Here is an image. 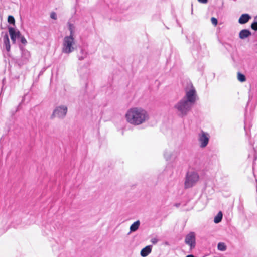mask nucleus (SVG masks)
<instances>
[{
  "label": "nucleus",
  "instance_id": "26",
  "mask_svg": "<svg viewBox=\"0 0 257 257\" xmlns=\"http://www.w3.org/2000/svg\"><path fill=\"white\" fill-rule=\"evenodd\" d=\"M158 241V239L156 238H152L151 240V242L154 244H156Z\"/></svg>",
  "mask_w": 257,
  "mask_h": 257
},
{
  "label": "nucleus",
  "instance_id": "9",
  "mask_svg": "<svg viewBox=\"0 0 257 257\" xmlns=\"http://www.w3.org/2000/svg\"><path fill=\"white\" fill-rule=\"evenodd\" d=\"M198 181V178H186L185 187L190 188L194 185Z\"/></svg>",
  "mask_w": 257,
  "mask_h": 257
},
{
  "label": "nucleus",
  "instance_id": "8",
  "mask_svg": "<svg viewBox=\"0 0 257 257\" xmlns=\"http://www.w3.org/2000/svg\"><path fill=\"white\" fill-rule=\"evenodd\" d=\"M9 33L13 43H15L16 40L21 36L20 31L13 27L9 28Z\"/></svg>",
  "mask_w": 257,
  "mask_h": 257
},
{
  "label": "nucleus",
  "instance_id": "23",
  "mask_svg": "<svg viewBox=\"0 0 257 257\" xmlns=\"http://www.w3.org/2000/svg\"><path fill=\"white\" fill-rule=\"evenodd\" d=\"M211 21L212 24L213 25H214V26H216L217 25V23H218V21H217V19H216L214 17H212L211 19Z\"/></svg>",
  "mask_w": 257,
  "mask_h": 257
},
{
  "label": "nucleus",
  "instance_id": "28",
  "mask_svg": "<svg viewBox=\"0 0 257 257\" xmlns=\"http://www.w3.org/2000/svg\"><path fill=\"white\" fill-rule=\"evenodd\" d=\"M198 1L203 4H205L207 2V0H198Z\"/></svg>",
  "mask_w": 257,
  "mask_h": 257
},
{
  "label": "nucleus",
  "instance_id": "19",
  "mask_svg": "<svg viewBox=\"0 0 257 257\" xmlns=\"http://www.w3.org/2000/svg\"><path fill=\"white\" fill-rule=\"evenodd\" d=\"M218 249L220 251H225L226 249V246L224 243H219L217 245Z\"/></svg>",
  "mask_w": 257,
  "mask_h": 257
},
{
  "label": "nucleus",
  "instance_id": "6",
  "mask_svg": "<svg viewBox=\"0 0 257 257\" xmlns=\"http://www.w3.org/2000/svg\"><path fill=\"white\" fill-rule=\"evenodd\" d=\"M210 135L208 133L201 131L198 134V141L201 148H205L209 143Z\"/></svg>",
  "mask_w": 257,
  "mask_h": 257
},
{
  "label": "nucleus",
  "instance_id": "24",
  "mask_svg": "<svg viewBox=\"0 0 257 257\" xmlns=\"http://www.w3.org/2000/svg\"><path fill=\"white\" fill-rule=\"evenodd\" d=\"M251 28L255 30V31H256L257 30V22H253L252 24H251Z\"/></svg>",
  "mask_w": 257,
  "mask_h": 257
},
{
  "label": "nucleus",
  "instance_id": "12",
  "mask_svg": "<svg viewBox=\"0 0 257 257\" xmlns=\"http://www.w3.org/2000/svg\"><path fill=\"white\" fill-rule=\"evenodd\" d=\"M251 35V32L247 29H243L240 31L239 34V38L244 39Z\"/></svg>",
  "mask_w": 257,
  "mask_h": 257
},
{
  "label": "nucleus",
  "instance_id": "21",
  "mask_svg": "<svg viewBox=\"0 0 257 257\" xmlns=\"http://www.w3.org/2000/svg\"><path fill=\"white\" fill-rule=\"evenodd\" d=\"M8 21L10 24H14L15 22L14 18L12 16H9L8 18Z\"/></svg>",
  "mask_w": 257,
  "mask_h": 257
},
{
  "label": "nucleus",
  "instance_id": "5",
  "mask_svg": "<svg viewBox=\"0 0 257 257\" xmlns=\"http://www.w3.org/2000/svg\"><path fill=\"white\" fill-rule=\"evenodd\" d=\"M67 111L68 108L67 106L65 105L57 106L54 109L51 117L63 119L66 116Z\"/></svg>",
  "mask_w": 257,
  "mask_h": 257
},
{
  "label": "nucleus",
  "instance_id": "7",
  "mask_svg": "<svg viewBox=\"0 0 257 257\" xmlns=\"http://www.w3.org/2000/svg\"><path fill=\"white\" fill-rule=\"evenodd\" d=\"M185 243L189 246L191 249L195 248L196 245L195 234L193 232L188 233L185 237Z\"/></svg>",
  "mask_w": 257,
  "mask_h": 257
},
{
  "label": "nucleus",
  "instance_id": "17",
  "mask_svg": "<svg viewBox=\"0 0 257 257\" xmlns=\"http://www.w3.org/2000/svg\"><path fill=\"white\" fill-rule=\"evenodd\" d=\"M172 157V153L169 150H165L164 152V157L166 160H170Z\"/></svg>",
  "mask_w": 257,
  "mask_h": 257
},
{
  "label": "nucleus",
  "instance_id": "2",
  "mask_svg": "<svg viewBox=\"0 0 257 257\" xmlns=\"http://www.w3.org/2000/svg\"><path fill=\"white\" fill-rule=\"evenodd\" d=\"M193 104L187 101V100L182 98L174 105V108L181 117L186 116L191 110Z\"/></svg>",
  "mask_w": 257,
  "mask_h": 257
},
{
  "label": "nucleus",
  "instance_id": "15",
  "mask_svg": "<svg viewBox=\"0 0 257 257\" xmlns=\"http://www.w3.org/2000/svg\"><path fill=\"white\" fill-rule=\"evenodd\" d=\"M140 225V222L139 220H137L134 222L130 226V232H135L138 230Z\"/></svg>",
  "mask_w": 257,
  "mask_h": 257
},
{
  "label": "nucleus",
  "instance_id": "29",
  "mask_svg": "<svg viewBox=\"0 0 257 257\" xmlns=\"http://www.w3.org/2000/svg\"><path fill=\"white\" fill-rule=\"evenodd\" d=\"M165 244H166V245H168V242H165Z\"/></svg>",
  "mask_w": 257,
  "mask_h": 257
},
{
  "label": "nucleus",
  "instance_id": "22",
  "mask_svg": "<svg viewBox=\"0 0 257 257\" xmlns=\"http://www.w3.org/2000/svg\"><path fill=\"white\" fill-rule=\"evenodd\" d=\"M23 56H25L27 59H28L30 57V54L28 51H24L23 52Z\"/></svg>",
  "mask_w": 257,
  "mask_h": 257
},
{
  "label": "nucleus",
  "instance_id": "13",
  "mask_svg": "<svg viewBox=\"0 0 257 257\" xmlns=\"http://www.w3.org/2000/svg\"><path fill=\"white\" fill-rule=\"evenodd\" d=\"M68 30L69 31V34L66 36L75 38V32H76L75 27L73 24H69L68 25Z\"/></svg>",
  "mask_w": 257,
  "mask_h": 257
},
{
  "label": "nucleus",
  "instance_id": "3",
  "mask_svg": "<svg viewBox=\"0 0 257 257\" xmlns=\"http://www.w3.org/2000/svg\"><path fill=\"white\" fill-rule=\"evenodd\" d=\"M76 48V44L75 38L65 36L62 44V53L69 54L74 52Z\"/></svg>",
  "mask_w": 257,
  "mask_h": 257
},
{
  "label": "nucleus",
  "instance_id": "4",
  "mask_svg": "<svg viewBox=\"0 0 257 257\" xmlns=\"http://www.w3.org/2000/svg\"><path fill=\"white\" fill-rule=\"evenodd\" d=\"M187 101L194 104L197 100V96L196 90L192 84H189L185 89V95L183 98Z\"/></svg>",
  "mask_w": 257,
  "mask_h": 257
},
{
  "label": "nucleus",
  "instance_id": "25",
  "mask_svg": "<svg viewBox=\"0 0 257 257\" xmlns=\"http://www.w3.org/2000/svg\"><path fill=\"white\" fill-rule=\"evenodd\" d=\"M50 17L52 19L56 20L57 19V15L55 13H52L51 14Z\"/></svg>",
  "mask_w": 257,
  "mask_h": 257
},
{
  "label": "nucleus",
  "instance_id": "11",
  "mask_svg": "<svg viewBox=\"0 0 257 257\" xmlns=\"http://www.w3.org/2000/svg\"><path fill=\"white\" fill-rule=\"evenodd\" d=\"M250 19L251 17L248 14H243L239 18L238 22L241 24H244L246 23Z\"/></svg>",
  "mask_w": 257,
  "mask_h": 257
},
{
  "label": "nucleus",
  "instance_id": "14",
  "mask_svg": "<svg viewBox=\"0 0 257 257\" xmlns=\"http://www.w3.org/2000/svg\"><path fill=\"white\" fill-rule=\"evenodd\" d=\"M4 44L6 50L9 52L10 50L11 46L8 34H6L3 38Z\"/></svg>",
  "mask_w": 257,
  "mask_h": 257
},
{
  "label": "nucleus",
  "instance_id": "10",
  "mask_svg": "<svg viewBox=\"0 0 257 257\" xmlns=\"http://www.w3.org/2000/svg\"><path fill=\"white\" fill-rule=\"evenodd\" d=\"M151 251L152 246L148 245L141 250L140 254L142 257H146L151 252Z\"/></svg>",
  "mask_w": 257,
  "mask_h": 257
},
{
  "label": "nucleus",
  "instance_id": "18",
  "mask_svg": "<svg viewBox=\"0 0 257 257\" xmlns=\"http://www.w3.org/2000/svg\"><path fill=\"white\" fill-rule=\"evenodd\" d=\"M237 80L241 82H244L246 81V78L244 75L240 72L237 73Z\"/></svg>",
  "mask_w": 257,
  "mask_h": 257
},
{
  "label": "nucleus",
  "instance_id": "16",
  "mask_svg": "<svg viewBox=\"0 0 257 257\" xmlns=\"http://www.w3.org/2000/svg\"><path fill=\"white\" fill-rule=\"evenodd\" d=\"M223 214L221 211H219L216 216H215L214 219V222L215 223H218L220 222L222 219Z\"/></svg>",
  "mask_w": 257,
  "mask_h": 257
},
{
  "label": "nucleus",
  "instance_id": "27",
  "mask_svg": "<svg viewBox=\"0 0 257 257\" xmlns=\"http://www.w3.org/2000/svg\"><path fill=\"white\" fill-rule=\"evenodd\" d=\"M21 41L23 44H25L27 43V40L24 37H21Z\"/></svg>",
  "mask_w": 257,
  "mask_h": 257
},
{
  "label": "nucleus",
  "instance_id": "1",
  "mask_svg": "<svg viewBox=\"0 0 257 257\" xmlns=\"http://www.w3.org/2000/svg\"><path fill=\"white\" fill-rule=\"evenodd\" d=\"M124 117L128 124L134 126L142 125L150 120L149 112L140 106H134L128 109Z\"/></svg>",
  "mask_w": 257,
  "mask_h": 257
},
{
  "label": "nucleus",
  "instance_id": "20",
  "mask_svg": "<svg viewBox=\"0 0 257 257\" xmlns=\"http://www.w3.org/2000/svg\"><path fill=\"white\" fill-rule=\"evenodd\" d=\"M81 55H79L78 56V59L79 60H84L85 58H86L87 57V53L85 52L83 50H81Z\"/></svg>",
  "mask_w": 257,
  "mask_h": 257
}]
</instances>
